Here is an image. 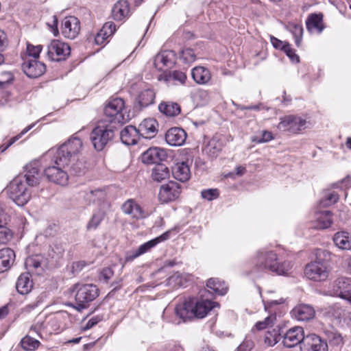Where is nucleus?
<instances>
[{"label":"nucleus","mask_w":351,"mask_h":351,"mask_svg":"<svg viewBox=\"0 0 351 351\" xmlns=\"http://www.w3.org/2000/svg\"><path fill=\"white\" fill-rule=\"evenodd\" d=\"M82 141L73 135L66 142L61 145L56 150H49L47 155L53 156L54 162L57 165L69 166L72 173L80 175L84 172V163L79 160L78 156L82 149Z\"/></svg>","instance_id":"obj_1"},{"label":"nucleus","mask_w":351,"mask_h":351,"mask_svg":"<svg viewBox=\"0 0 351 351\" xmlns=\"http://www.w3.org/2000/svg\"><path fill=\"white\" fill-rule=\"evenodd\" d=\"M255 261V271H270L278 275L288 274L293 266L289 261L279 262L277 254L268 250L257 251Z\"/></svg>","instance_id":"obj_2"},{"label":"nucleus","mask_w":351,"mask_h":351,"mask_svg":"<svg viewBox=\"0 0 351 351\" xmlns=\"http://www.w3.org/2000/svg\"><path fill=\"white\" fill-rule=\"evenodd\" d=\"M70 292L74 294L77 310L86 308L99 295V289L92 284L76 283L71 287Z\"/></svg>","instance_id":"obj_3"},{"label":"nucleus","mask_w":351,"mask_h":351,"mask_svg":"<svg viewBox=\"0 0 351 351\" xmlns=\"http://www.w3.org/2000/svg\"><path fill=\"white\" fill-rule=\"evenodd\" d=\"M330 272L328 263L319 258L310 262L304 268L305 276L315 282L325 281L328 278Z\"/></svg>","instance_id":"obj_4"},{"label":"nucleus","mask_w":351,"mask_h":351,"mask_svg":"<svg viewBox=\"0 0 351 351\" xmlns=\"http://www.w3.org/2000/svg\"><path fill=\"white\" fill-rule=\"evenodd\" d=\"M114 136V126L103 123L96 126L90 133V138L95 149L102 150Z\"/></svg>","instance_id":"obj_5"},{"label":"nucleus","mask_w":351,"mask_h":351,"mask_svg":"<svg viewBox=\"0 0 351 351\" xmlns=\"http://www.w3.org/2000/svg\"><path fill=\"white\" fill-rule=\"evenodd\" d=\"M10 198L18 206L25 205L30 198V193L21 177L14 178L8 186Z\"/></svg>","instance_id":"obj_6"},{"label":"nucleus","mask_w":351,"mask_h":351,"mask_svg":"<svg viewBox=\"0 0 351 351\" xmlns=\"http://www.w3.org/2000/svg\"><path fill=\"white\" fill-rule=\"evenodd\" d=\"M125 102L121 98L111 99L104 108V114L109 118V121L121 123L126 121L123 113Z\"/></svg>","instance_id":"obj_7"},{"label":"nucleus","mask_w":351,"mask_h":351,"mask_svg":"<svg viewBox=\"0 0 351 351\" xmlns=\"http://www.w3.org/2000/svg\"><path fill=\"white\" fill-rule=\"evenodd\" d=\"M308 122L306 119L297 115H287L280 119L278 128L282 131L292 134H298L308 127Z\"/></svg>","instance_id":"obj_8"},{"label":"nucleus","mask_w":351,"mask_h":351,"mask_svg":"<svg viewBox=\"0 0 351 351\" xmlns=\"http://www.w3.org/2000/svg\"><path fill=\"white\" fill-rule=\"evenodd\" d=\"M171 232V230H168L160 236L141 245L138 248L128 252L125 256V262H131L134 261L135 258L149 252L157 244L169 239Z\"/></svg>","instance_id":"obj_9"},{"label":"nucleus","mask_w":351,"mask_h":351,"mask_svg":"<svg viewBox=\"0 0 351 351\" xmlns=\"http://www.w3.org/2000/svg\"><path fill=\"white\" fill-rule=\"evenodd\" d=\"M70 53L69 45L59 40H53L47 47V56L51 61L64 60L70 55Z\"/></svg>","instance_id":"obj_10"},{"label":"nucleus","mask_w":351,"mask_h":351,"mask_svg":"<svg viewBox=\"0 0 351 351\" xmlns=\"http://www.w3.org/2000/svg\"><path fill=\"white\" fill-rule=\"evenodd\" d=\"M180 193V184L176 182L170 181L166 184L161 185L158 193V199L161 203L175 201L179 197Z\"/></svg>","instance_id":"obj_11"},{"label":"nucleus","mask_w":351,"mask_h":351,"mask_svg":"<svg viewBox=\"0 0 351 351\" xmlns=\"http://www.w3.org/2000/svg\"><path fill=\"white\" fill-rule=\"evenodd\" d=\"M176 60V54L173 51H161L154 58L153 64L158 71H165L173 67Z\"/></svg>","instance_id":"obj_12"},{"label":"nucleus","mask_w":351,"mask_h":351,"mask_svg":"<svg viewBox=\"0 0 351 351\" xmlns=\"http://www.w3.org/2000/svg\"><path fill=\"white\" fill-rule=\"evenodd\" d=\"M80 31V23L75 16H66L62 20L61 32L65 38L74 39L79 34Z\"/></svg>","instance_id":"obj_13"},{"label":"nucleus","mask_w":351,"mask_h":351,"mask_svg":"<svg viewBox=\"0 0 351 351\" xmlns=\"http://www.w3.org/2000/svg\"><path fill=\"white\" fill-rule=\"evenodd\" d=\"M306 338L302 327L295 326L288 330L283 336V344L287 348H293L299 343L303 344Z\"/></svg>","instance_id":"obj_14"},{"label":"nucleus","mask_w":351,"mask_h":351,"mask_svg":"<svg viewBox=\"0 0 351 351\" xmlns=\"http://www.w3.org/2000/svg\"><path fill=\"white\" fill-rule=\"evenodd\" d=\"M44 173L47 178L52 182L62 186L66 185L68 182L67 172L58 166H49L45 169Z\"/></svg>","instance_id":"obj_15"},{"label":"nucleus","mask_w":351,"mask_h":351,"mask_svg":"<svg viewBox=\"0 0 351 351\" xmlns=\"http://www.w3.org/2000/svg\"><path fill=\"white\" fill-rule=\"evenodd\" d=\"M22 68L25 73L32 78L40 77L46 70L45 64L35 59L25 60Z\"/></svg>","instance_id":"obj_16"},{"label":"nucleus","mask_w":351,"mask_h":351,"mask_svg":"<svg viewBox=\"0 0 351 351\" xmlns=\"http://www.w3.org/2000/svg\"><path fill=\"white\" fill-rule=\"evenodd\" d=\"M302 351H328L327 343L315 334L307 335L301 347Z\"/></svg>","instance_id":"obj_17"},{"label":"nucleus","mask_w":351,"mask_h":351,"mask_svg":"<svg viewBox=\"0 0 351 351\" xmlns=\"http://www.w3.org/2000/svg\"><path fill=\"white\" fill-rule=\"evenodd\" d=\"M25 265L29 272L40 275L47 267V260L40 254H35L26 258Z\"/></svg>","instance_id":"obj_18"},{"label":"nucleus","mask_w":351,"mask_h":351,"mask_svg":"<svg viewBox=\"0 0 351 351\" xmlns=\"http://www.w3.org/2000/svg\"><path fill=\"white\" fill-rule=\"evenodd\" d=\"M186 79V75L181 71L164 72L158 77V81L164 82L167 86L183 85Z\"/></svg>","instance_id":"obj_19"},{"label":"nucleus","mask_w":351,"mask_h":351,"mask_svg":"<svg viewBox=\"0 0 351 351\" xmlns=\"http://www.w3.org/2000/svg\"><path fill=\"white\" fill-rule=\"evenodd\" d=\"M26 184L29 186H36L39 184L42 174L39 170V163L37 161L31 162L25 166Z\"/></svg>","instance_id":"obj_20"},{"label":"nucleus","mask_w":351,"mask_h":351,"mask_svg":"<svg viewBox=\"0 0 351 351\" xmlns=\"http://www.w3.org/2000/svg\"><path fill=\"white\" fill-rule=\"evenodd\" d=\"M193 306V298H190L184 302L178 304L175 308L176 316L183 322L195 317Z\"/></svg>","instance_id":"obj_21"},{"label":"nucleus","mask_w":351,"mask_h":351,"mask_svg":"<svg viewBox=\"0 0 351 351\" xmlns=\"http://www.w3.org/2000/svg\"><path fill=\"white\" fill-rule=\"evenodd\" d=\"M193 311L195 317L203 318L208 313L216 306H219V304L212 302L209 300H197L193 298Z\"/></svg>","instance_id":"obj_22"},{"label":"nucleus","mask_w":351,"mask_h":351,"mask_svg":"<svg viewBox=\"0 0 351 351\" xmlns=\"http://www.w3.org/2000/svg\"><path fill=\"white\" fill-rule=\"evenodd\" d=\"M186 133L180 128H172L165 134L166 142L171 146H180L186 141Z\"/></svg>","instance_id":"obj_23"},{"label":"nucleus","mask_w":351,"mask_h":351,"mask_svg":"<svg viewBox=\"0 0 351 351\" xmlns=\"http://www.w3.org/2000/svg\"><path fill=\"white\" fill-rule=\"evenodd\" d=\"M158 124L154 119H145L138 125L140 136L145 138L155 136L158 132Z\"/></svg>","instance_id":"obj_24"},{"label":"nucleus","mask_w":351,"mask_h":351,"mask_svg":"<svg viewBox=\"0 0 351 351\" xmlns=\"http://www.w3.org/2000/svg\"><path fill=\"white\" fill-rule=\"evenodd\" d=\"M351 291V280L346 277H341L332 284V293L344 299Z\"/></svg>","instance_id":"obj_25"},{"label":"nucleus","mask_w":351,"mask_h":351,"mask_svg":"<svg viewBox=\"0 0 351 351\" xmlns=\"http://www.w3.org/2000/svg\"><path fill=\"white\" fill-rule=\"evenodd\" d=\"M122 210L126 215L139 219L146 217L148 214L133 199L127 200L122 206Z\"/></svg>","instance_id":"obj_26"},{"label":"nucleus","mask_w":351,"mask_h":351,"mask_svg":"<svg viewBox=\"0 0 351 351\" xmlns=\"http://www.w3.org/2000/svg\"><path fill=\"white\" fill-rule=\"evenodd\" d=\"M167 156L164 149L159 147H151L145 151L142 156V161L146 164L158 163L165 159Z\"/></svg>","instance_id":"obj_27"},{"label":"nucleus","mask_w":351,"mask_h":351,"mask_svg":"<svg viewBox=\"0 0 351 351\" xmlns=\"http://www.w3.org/2000/svg\"><path fill=\"white\" fill-rule=\"evenodd\" d=\"M291 314L298 321H308L314 317L315 312L310 305L299 304L293 308Z\"/></svg>","instance_id":"obj_28"},{"label":"nucleus","mask_w":351,"mask_h":351,"mask_svg":"<svg viewBox=\"0 0 351 351\" xmlns=\"http://www.w3.org/2000/svg\"><path fill=\"white\" fill-rule=\"evenodd\" d=\"M332 223V214L329 210L316 212L312 221L313 228L315 229L328 228Z\"/></svg>","instance_id":"obj_29"},{"label":"nucleus","mask_w":351,"mask_h":351,"mask_svg":"<svg viewBox=\"0 0 351 351\" xmlns=\"http://www.w3.org/2000/svg\"><path fill=\"white\" fill-rule=\"evenodd\" d=\"M306 28L311 34H320L325 25L322 14H313L308 16L306 21Z\"/></svg>","instance_id":"obj_30"},{"label":"nucleus","mask_w":351,"mask_h":351,"mask_svg":"<svg viewBox=\"0 0 351 351\" xmlns=\"http://www.w3.org/2000/svg\"><path fill=\"white\" fill-rule=\"evenodd\" d=\"M15 258V253L12 249L7 247L0 250V273L10 269L14 263Z\"/></svg>","instance_id":"obj_31"},{"label":"nucleus","mask_w":351,"mask_h":351,"mask_svg":"<svg viewBox=\"0 0 351 351\" xmlns=\"http://www.w3.org/2000/svg\"><path fill=\"white\" fill-rule=\"evenodd\" d=\"M223 147V141L218 136H215L208 142L204 152L210 158H215L221 152Z\"/></svg>","instance_id":"obj_32"},{"label":"nucleus","mask_w":351,"mask_h":351,"mask_svg":"<svg viewBox=\"0 0 351 351\" xmlns=\"http://www.w3.org/2000/svg\"><path fill=\"white\" fill-rule=\"evenodd\" d=\"M138 129L132 125H128L120 133V138L123 143L127 145H132L137 143L139 138Z\"/></svg>","instance_id":"obj_33"},{"label":"nucleus","mask_w":351,"mask_h":351,"mask_svg":"<svg viewBox=\"0 0 351 351\" xmlns=\"http://www.w3.org/2000/svg\"><path fill=\"white\" fill-rule=\"evenodd\" d=\"M112 16L116 21H122L128 17L130 14L129 3L126 0L117 1L112 10Z\"/></svg>","instance_id":"obj_34"},{"label":"nucleus","mask_w":351,"mask_h":351,"mask_svg":"<svg viewBox=\"0 0 351 351\" xmlns=\"http://www.w3.org/2000/svg\"><path fill=\"white\" fill-rule=\"evenodd\" d=\"M172 173L175 179L182 182L187 181L191 176L189 167L184 162L176 163L172 169Z\"/></svg>","instance_id":"obj_35"},{"label":"nucleus","mask_w":351,"mask_h":351,"mask_svg":"<svg viewBox=\"0 0 351 351\" xmlns=\"http://www.w3.org/2000/svg\"><path fill=\"white\" fill-rule=\"evenodd\" d=\"M191 280V276L179 272L174 273L166 280V285L173 289L185 286L188 281Z\"/></svg>","instance_id":"obj_36"},{"label":"nucleus","mask_w":351,"mask_h":351,"mask_svg":"<svg viewBox=\"0 0 351 351\" xmlns=\"http://www.w3.org/2000/svg\"><path fill=\"white\" fill-rule=\"evenodd\" d=\"M191 75L194 81L199 84H206L211 79L210 71L204 66H195L191 71Z\"/></svg>","instance_id":"obj_37"},{"label":"nucleus","mask_w":351,"mask_h":351,"mask_svg":"<svg viewBox=\"0 0 351 351\" xmlns=\"http://www.w3.org/2000/svg\"><path fill=\"white\" fill-rule=\"evenodd\" d=\"M33 282L30 279L29 273L22 274L17 280L16 289L17 291L21 294H27L32 289Z\"/></svg>","instance_id":"obj_38"},{"label":"nucleus","mask_w":351,"mask_h":351,"mask_svg":"<svg viewBox=\"0 0 351 351\" xmlns=\"http://www.w3.org/2000/svg\"><path fill=\"white\" fill-rule=\"evenodd\" d=\"M116 30L115 25L112 22L106 23L95 38L97 45H102L106 40L112 36Z\"/></svg>","instance_id":"obj_39"},{"label":"nucleus","mask_w":351,"mask_h":351,"mask_svg":"<svg viewBox=\"0 0 351 351\" xmlns=\"http://www.w3.org/2000/svg\"><path fill=\"white\" fill-rule=\"evenodd\" d=\"M333 241L335 245L341 250L351 249V234L347 232H337L334 235Z\"/></svg>","instance_id":"obj_40"},{"label":"nucleus","mask_w":351,"mask_h":351,"mask_svg":"<svg viewBox=\"0 0 351 351\" xmlns=\"http://www.w3.org/2000/svg\"><path fill=\"white\" fill-rule=\"evenodd\" d=\"M282 331L279 326L269 329L263 337L264 343L267 347L275 346L281 339Z\"/></svg>","instance_id":"obj_41"},{"label":"nucleus","mask_w":351,"mask_h":351,"mask_svg":"<svg viewBox=\"0 0 351 351\" xmlns=\"http://www.w3.org/2000/svg\"><path fill=\"white\" fill-rule=\"evenodd\" d=\"M155 93L152 89L147 88L142 90L138 95L136 99V103L138 104L139 108L142 109L145 108L154 101Z\"/></svg>","instance_id":"obj_42"},{"label":"nucleus","mask_w":351,"mask_h":351,"mask_svg":"<svg viewBox=\"0 0 351 351\" xmlns=\"http://www.w3.org/2000/svg\"><path fill=\"white\" fill-rule=\"evenodd\" d=\"M158 110L160 112L168 117H176L180 113V106L175 102L163 101L158 106Z\"/></svg>","instance_id":"obj_43"},{"label":"nucleus","mask_w":351,"mask_h":351,"mask_svg":"<svg viewBox=\"0 0 351 351\" xmlns=\"http://www.w3.org/2000/svg\"><path fill=\"white\" fill-rule=\"evenodd\" d=\"M106 197L105 191L100 189H90L86 191L84 195L85 201L88 204L101 202L105 199Z\"/></svg>","instance_id":"obj_44"},{"label":"nucleus","mask_w":351,"mask_h":351,"mask_svg":"<svg viewBox=\"0 0 351 351\" xmlns=\"http://www.w3.org/2000/svg\"><path fill=\"white\" fill-rule=\"evenodd\" d=\"M169 170L167 167L162 164L155 166L152 171V178L158 182L169 178Z\"/></svg>","instance_id":"obj_45"},{"label":"nucleus","mask_w":351,"mask_h":351,"mask_svg":"<svg viewBox=\"0 0 351 351\" xmlns=\"http://www.w3.org/2000/svg\"><path fill=\"white\" fill-rule=\"evenodd\" d=\"M208 289L213 290L215 293L223 295L228 291V287L223 281L218 278H210L206 283Z\"/></svg>","instance_id":"obj_46"},{"label":"nucleus","mask_w":351,"mask_h":351,"mask_svg":"<svg viewBox=\"0 0 351 351\" xmlns=\"http://www.w3.org/2000/svg\"><path fill=\"white\" fill-rule=\"evenodd\" d=\"M21 347L28 351H34L37 349L40 343L38 340L34 339L29 335H26L21 341Z\"/></svg>","instance_id":"obj_47"},{"label":"nucleus","mask_w":351,"mask_h":351,"mask_svg":"<svg viewBox=\"0 0 351 351\" xmlns=\"http://www.w3.org/2000/svg\"><path fill=\"white\" fill-rule=\"evenodd\" d=\"M339 199V195L335 191L326 192L322 199L320 200V205L327 207L335 204Z\"/></svg>","instance_id":"obj_48"},{"label":"nucleus","mask_w":351,"mask_h":351,"mask_svg":"<svg viewBox=\"0 0 351 351\" xmlns=\"http://www.w3.org/2000/svg\"><path fill=\"white\" fill-rule=\"evenodd\" d=\"M13 237L12 231L4 226V224H0V245H4L8 243Z\"/></svg>","instance_id":"obj_49"},{"label":"nucleus","mask_w":351,"mask_h":351,"mask_svg":"<svg viewBox=\"0 0 351 351\" xmlns=\"http://www.w3.org/2000/svg\"><path fill=\"white\" fill-rule=\"evenodd\" d=\"M276 322V315L275 313H271L263 321H259L255 324L258 330H263L269 326H273Z\"/></svg>","instance_id":"obj_50"},{"label":"nucleus","mask_w":351,"mask_h":351,"mask_svg":"<svg viewBox=\"0 0 351 351\" xmlns=\"http://www.w3.org/2000/svg\"><path fill=\"white\" fill-rule=\"evenodd\" d=\"M45 330V321L38 318L37 321L30 327L29 332L36 334L39 337L43 338V334Z\"/></svg>","instance_id":"obj_51"},{"label":"nucleus","mask_w":351,"mask_h":351,"mask_svg":"<svg viewBox=\"0 0 351 351\" xmlns=\"http://www.w3.org/2000/svg\"><path fill=\"white\" fill-rule=\"evenodd\" d=\"M180 58L185 63H192L196 59L194 51L191 48H186L181 51Z\"/></svg>","instance_id":"obj_52"},{"label":"nucleus","mask_w":351,"mask_h":351,"mask_svg":"<svg viewBox=\"0 0 351 351\" xmlns=\"http://www.w3.org/2000/svg\"><path fill=\"white\" fill-rule=\"evenodd\" d=\"M274 138L273 134L271 132L263 130L262 131L261 137L257 135L252 136V141L256 143H267Z\"/></svg>","instance_id":"obj_53"},{"label":"nucleus","mask_w":351,"mask_h":351,"mask_svg":"<svg viewBox=\"0 0 351 351\" xmlns=\"http://www.w3.org/2000/svg\"><path fill=\"white\" fill-rule=\"evenodd\" d=\"M291 32L294 37L295 45L300 46L303 35V28L301 25H295L291 29Z\"/></svg>","instance_id":"obj_54"},{"label":"nucleus","mask_w":351,"mask_h":351,"mask_svg":"<svg viewBox=\"0 0 351 351\" xmlns=\"http://www.w3.org/2000/svg\"><path fill=\"white\" fill-rule=\"evenodd\" d=\"M102 219L103 215L101 213H98L94 214L86 225L87 230H90L96 229L100 224Z\"/></svg>","instance_id":"obj_55"},{"label":"nucleus","mask_w":351,"mask_h":351,"mask_svg":"<svg viewBox=\"0 0 351 351\" xmlns=\"http://www.w3.org/2000/svg\"><path fill=\"white\" fill-rule=\"evenodd\" d=\"M219 192L217 189H205L201 192L202 197L208 201H212L213 199H215L219 197Z\"/></svg>","instance_id":"obj_56"},{"label":"nucleus","mask_w":351,"mask_h":351,"mask_svg":"<svg viewBox=\"0 0 351 351\" xmlns=\"http://www.w3.org/2000/svg\"><path fill=\"white\" fill-rule=\"evenodd\" d=\"M326 313L329 317H333L335 319L339 318L342 315V309L337 304H335V305L328 306L326 309Z\"/></svg>","instance_id":"obj_57"},{"label":"nucleus","mask_w":351,"mask_h":351,"mask_svg":"<svg viewBox=\"0 0 351 351\" xmlns=\"http://www.w3.org/2000/svg\"><path fill=\"white\" fill-rule=\"evenodd\" d=\"M42 51L41 45H32L31 44H27V55L29 57H32L33 59L36 60L39 57L40 53Z\"/></svg>","instance_id":"obj_58"},{"label":"nucleus","mask_w":351,"mask_h":351,"mask_svg":"<svg viewBox=\"0 0 351 351\" xmlns=\"http://www.w3.org/2000/svg\"><path fill=\"white\" fill-rule=\"evenodd\" d=\"M7 209L6 204L4 202H0V224H6L9 220Z\"/></svg>","instance_id":"obj_59"},{"label":"nucleus","mask_w":351,"mask_h":351,"mask_svg":"<svg viewBox=\"0 0 351 351\" xmlns=\"http://www.w3.org/2000/svg\"><path fill=\"white\" fill-rule=\"evenodd\" d=\"M283 51L293 62H298L300 61L299 56L295 53V51L289 44L284 47Z\"/></svg>","instance_id":"obj_60"},{"label":"nucleus","mask_w":351,"mask_h":351,"mask_svg":"<svg viewBox=\"0 0 351 351\" xmlns=\"http://www.w3.org/2000/svg\"><path fill=\"white\" fill-rule=\"evenodd\" d=\"M328 338L330 342L333 345L339 346L343 343V338L340 333L332 332Z\"/></svg>","instance_id":"obj_61"},{"label":"nucleus","mask_w":351,"mask_h":351,"mask_svg":"<svg viewBox=\"0 0 351 351\" xmlns=\"http://www.w3.org/2000/svg\"><path fill=\"white\" fill-rule=\"evenodd\" d=\"M2 75L4 76V79L0 80V88H3L5 85L10 84L14 79L13 75L10 72H4Z\"/></svg>","instance_id":"obj_62"},{"label":"nucleus","mask_w":351,"mask_h":351,"mask_svg":"<svg viewBox=\"0 0 351 351\" xmlns=\"http://www.w3.org/2000/svg\"><path fill=\"white\" fill-rule=\"evenodd\" d=\"M270 41L274 47L276 49H280L282 50H284V47L288 45L287 43H284L282 40L275 38L274 36L270 37Z\"/></svg>","instance_id":"obj_63"},{"label":"nucleus","mask_w":351,"mask_h":351,"mask_svg":"<svg viewBox=\"0 0 351 351\" xmlns=\"http://www.w3.org/2000/svg\"><path fill=\"white\" fill-rule=\"evenodd\" d=\"M253 343L250 341H245L242 342L237 348V351H250L252 348Z\"/></svg>","instance_id":"obj_64"}]
</instances>
